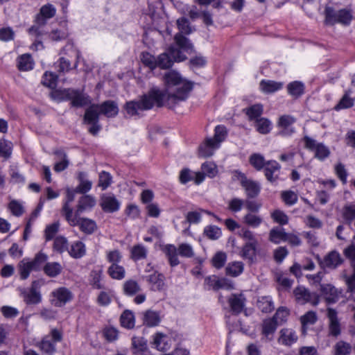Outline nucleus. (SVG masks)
Segmentation results:
<instances>
[{
	"instance_id": "1",
	"label": "nucleus",
	"mask_w": 355,
	"mask_h": 355,
	"mask_svg": "<svg viewBox=\"0 0 355 355\" xmlns=\"http://www.w3.org/2000/svg\"><path fill=\"white\" fill-rule=\"evenodd\" d=\"M164 81L166 89L159 91L165 95L164 105H170L176 101L184 100L192 89L191 82L182 78L175 71H170L165 73Z\"/></svg>"
},
{
	"instance_id": "2",
	"label": "nucleus",
	"mask_w": 355,
	"mask_h": 355,
	"mask_svg": "<svg viewBox=\"0 0 355 355\" xmlns=\"http://www.w3.org/2000/svg\"><path fill=\"white\" fill-rule=\"evenodd\" d=\"M175 44L168 49V53H163L157 58V67L170 68L173 62H182L187 58V54L193 51V46L187 37L178 33L174 37Z\"/></svg>"
},
{
	"instance_id": "3",
	"label": "nucleus",
	"mask_w": 355,
	"mask_h": 355,
	"mask_svg": "<svg viewBox=\"0 0 355 355\" xmlns=\"http://www.w3.org/2000/svg\"><path fill=\"white\" fill-rule=\"evenodd\" d=\"M165 95L157 87L152 88L148 95H144L139 101H130L126 103L125 110L130 116L139 113V110L151 109L154 105L162 106Z\"/></svg>"
},
{
	"instance_id": "4",
	"label": "nucleus",
	"mask_w": 355,
	"mask_h": 355,
	"mask_svg": "<svg viewBox=\"0 0 355 355\" xmlns=\"http://www.w3.org/2000/svg\"><path fill=\"white\" fill-rule=\"evenodd\" d=\"M119 108L117 105L112 101H107L101 105L93 104L85 111L84 119L86 123L98 121L101 114L107 117H114L117 115Z\"/></svg>"
},
{
	"instance_id": "5",
	"label": "nucleus",
	"mask_w": 355,
	"mask_h": 355,
	"mask_svg": "<svg viewBox=\"0 0 355 355\" xmlns=\"http://www.w3.org/2000/svg\"><path fill=\"white\" fill-rule=\"evenodd\" d=\"M51 97L57 101L70 100L76 107H82L91 103V99L86 94L73 89H53Z\"/></svg>"
},
{
	"instance_id": "6",
	"label": "nucleus",
	"mask_w": 355,
	"mask_h": 355,
	"mask_svg": "<svg viewBox=\"0 0 355 355\" xmlns=\"http://www.w3.org/2000/svg\"><path fill=\"white\" fill-rule=\"evenodd\" d=\"M162 249L167 257L171 266H175L180 263L178 254L187 258H191L194 255L192 246L188 243H181L179 245L178 248L174 245L166 244Z\"/></svg>"
},
{
	"instance_id": "7",
	"label": "nucleus",
	"mask_w": 355,
	"mask_h": 355,
	"mask_svg": "<svg viewBox=\"0 0 355 355\" xmlns=\"http://www.w3.org/2000/svg\"><path fill=\"white\" fill-rule=\"evenodd\" d=\"M233 178L240 182L241 187L244 189L245 194L248 198H255L260 193V184L257 181L248 179L244 173L235 171L233 173Z\"/></svg>"
},
{
	"instance_id": "8",
	"label": "nucleus",
	"mask_w": 355,
	"mask_h": 355,
	"mask_svg": "<svg viewBox=\"0 0 355 355\" xmlns=\"http://www.w3.org/2000/svg\"><path fill=\"white\" fill-rule=\"evenodd\" d=\"M352 19L351 12L346 9L336 11L330 6H327L325 9V21L328 24H334L340 23L347 25Z\"/></svg>"
},
{
	"instance_id": "9",
	"label": "nucleus",
	"mask_w": 355,
	"mask_h": 355,
	"mask_svg": "<svg viewBox=\"0 0 355 355\" xmlns=\"http://www.w3.org/2000/svg\"><path fill=\"white\" fill-rule=\"evenodd\" d=\"M304 147L314 153V157L319 160H324L330 155L329 148L322 143L315 139L305 136L303 139Z\"/></svg>"
},
{
	"instance_id": "10",
	"label": "nucleus",
	"mask_w": 355,
	"mask_h": 355,
	"mask_svg": "<svg viewBox=\"0 0 355 355\" xmlns=\"http://www.w3.org/2000/svg\"><path fill=\"white\" fill-rule=\"evenodd\" d=\"M72 299V293L64 286L54 289L49 295V302L55 307H62Z\"/></svg>"
},
{
	"instance_id": "11",
	"label": "nucleus",
	"mask_w": 355,
	"mask_h": 355,
	"mask_svg": "<svg viewBox=\"0 0 355 355\" xmlns=\"http://www.w3.org/2000/svg\"><path fill=\"white\" fill-rule=\"evenodd\" d=\"M62 334L60 331L53 329L50 334L45 336L40 344V349L47 354H51L55 350V345L61 341Z\"/></svg>"
},
{
	"instance_id": "12",
	"label": "nucleus",
	"mask_w": 355,
	"mask_h": 355,
	"mask_svg": "<svg viewBox=\"0 0 355 355\" xmlns=\"http://www.w3.org/2000/svg\"><path fill=\"white\" fill-rule=\"evenodd\" d=\"M76 193V189L67 188L66 199L62 207L63 214L70 225H75L78 223L77 216L73 215L72 209L69 207V203L74 200Z\"/></svg>"
},
{
	"instance_id": "13",
	"label": "nucleus",
	"mask_w": 355,
	"mask_h": 355,
	"mask_svg": "<svg viewBox=\"0 0 355 355\" xmlns=\"http://www.w3.org/2000/svg\"><path fill=\"white\" fill-rule=\"evenodd\" d=\"M294 295L297 302L304 304L309 302L317 305L320 301V296L315 293H310L304 287L299 286L294 290Z\"/></svg>"
},
{
	"instance_id": "14",
	"label": "nucleus",
	"mask_w": 355,
	"mask_h": 355,
	"mask_svg": "<svg viewBox=\"0 0 355 355\" xmlns=\"http://www.w3.org/2000/svg\"><path fill=\"white\" fill-rule=\"evenodd\" d=\"M100 205L105 212L113 213L119 210L121 202L114 195L107 193L101 197Z\"/></svg>"
},
{
	"instance_id": "15",
	"label": "nucleus",
	"mask_w": 355,
	"mask_h": 355,
	"mask_svg": "<svg viewBox=\"0 0 355 355\" xmlns=\"http://www.w3.org/2000/svg\"><path fill=\"white\" fill-rule=\"evenodd\" d=\"M152 347L158 351L164 352L170 349L171 343L170 338L162 332H156L152 336Z\"/></svg>"
},
{
	"instance_id": "16",
	"label": "nucleus",
	"mask_w": 355,
	"mask_h": 355,
	"mask_svg": "<svg viewBox=\"0 0 355 355\" xmlns=\"http://www.w3.org/2000/svg\"><path fill=\"white\" fill-rule=\"evenodd\" d=\"M141 320L144 325L148 327H153L159 324L162 318L159 312L153 310H147L141 313Z\"/></svg>"
},
{
	"instance_id": "17",
	"label": "nucleus",
	"mask_w": 355,
	"mask_h": 355,
	"mask_svg": "<svg viewBox=\"0 0 355 355\" xmlns=\"http://www.w3.org/2000/svg\"><path fill=\"white\" fill-rule=\"evenodd\" d=\"M132 349L135 355H150L147 341L143 337H133L132 339Z\"/></svg>"
},
{
	"instance_id": "18",
	"label": "nucleus",
	"mask_w": 355,
	"mask_h": 355,
	"mask_svg": "<svg viewBox=\"0 0 355 355\" xmlns=\"http://www.w3.org/2000/svg\"><path fill=\"white\" fill-rule=\"evenodd\" d=\"M56 9L52 4H46L41 7L39 14H37L35 21L40 25L45 24L47 19L55 16Z\"/></svg>"
},
{
	"instance_id": "19",
	"label": "nucleus",
	"mask_w": 355,
	"mask_h": 355,
	"mask_svg": "<svg viewBox=\"0 0 355 355\" xmlns=\"http://www.w3.org/2000/svg\"><path fill=\"white\" fill-rule=\"evenodd\" d=\"M298 336L292 329L284 328L279 331L278 343L285 346H291L297 342Z\"/></svg>"
},
{
	"instance_id": "20",
	"label": "nucleus",
	"mask_w": 355,
	"mask_h": 355,
	"mask_svg": "<svg viewBox=\"0 0 355 355\" xmlns=\"http://www.w3.org/2000/svg\"><path fill=\"white\" fill-rule=\"evenodd\" d=\"M327 316L329 318V334L337 336L340 334V324L336 311L333 309H328Z\"/></svg>"
},
{
	"instance_id": "21",
	"label": "nucleus",
	"mask_w": 355,
	"mask_h": 355,
	"mask_svg": "<svg viewBox=\"0 0 355 355\" xmlns=\"http://www.w3.org/2000/svg\"><path fill=\"white\" fill-rule=\"evenodd\" d=\"M284 83L272 80H262L259 83V89L261 92L269 94L281 90Z\"/></svg>"
},
{
	"instance_id": "22",
	"label": "nucleus",
	"mask_w": 355,
	"mask_h": 355,
	"mask_svg": "<svg viewBox=\"0 0 355 355\" xmlns=\"http://www.w3.org/2000/svg\"><path fill=\"white\" fill-rule=\"evenodd\" d=\"M295 122V119L291 115H283L279 119V125L282 128L281 134L284 136H290L295 130L291 125Z\"/></svg>"
},
{
	"instance_id": "23",
	"label": "nucleus",
	"mask_w": 355,
	"mask_h": 355,
	"mask_svg": "<svg viewBox=\"0 0 355 355\" xmlns=\"http://www.w3.org/2000/svg\"><path fill=\"white\" fill-rule=\"evenodd\" d=\"M218 148H219L218 144H216L211 138H207L198 148L199 156L202 157H210Z\"/></svg>"
},
{
	"instance_id": "24",
	"label": "nucleus",
	"mask_w": 355,
	"mask_h": 355,
	"mask_svg": "<svg viewBox=\"0 0 355 355\" xmlns=\"http://www.w3.org/2000/svg\"><path fill=\"white\" fill-rule=\"evenodd\" d=\"M35 284V282L33 283L32 287L28 291H24L22 292L24 302L27 304H37L42 301L41 294L37 291Z\"/></svg>"
},
{
	"instance_id": "25",
	"label": "nucleus",
	"mask_w": 355,
	"mask_h": 355,
	"mask_svg": "<svg viewBox=\"0 0 355 355\" xmlns=\"http://www.w3.org/2000/svg\"><path fill=\"white\" fill-rule=\"evenodd\" d=\"M96 203V198L90 195L81 197L78 201L76 211L73 215H79L85 211L92 209Z\"/></svg>"
},
{
	"instance_id": "26",
	"label": "nucleus",
	"mask_w": 355,
	"mask_h": 355,
	"mask_svg": "<svg viewBox=\"0 0 355 355\" xmlns=\"http://www.w3.org/2000/svg\"><path fill=\"white\" fill-rule=\"evenodd\" d=\"M342 263V259L338 252L332 251L324 257L321 261L323 268H335Z\"/></svg>"
},
{
	"instance_id": "27",
	"label": "nucleus",
	"mask_w": 355,
	"mask_h": 355,
	"mask_svg": "<svg viewBox=\"0 0 355 355\" xmlns=\"http://www.w3.org/2000/svg\"><path fill=\"white\" fill-rule=\"evenodd\" d=\"M280 165L276 161H269L266 163L265 175L270 182L275 181L278 178Z\"/></svg>"
},
{
	"instance_id": "28",
	"label": "nucleus",
	"mask_w": 355,
	"mask_h": 355,
	"mask_svg": "<svg viewBox=\"0 0 355 355\" xmlns=\"http://www.w3.org/2000/svg\"><path fill=\"white\" fill-rule=\"evenodd\" d=\"M77 215L78 223L74 226L78 225L80 230L85 234H92L97 228L96 222L87 218H80Z\"/></svg>"
},
{
	"instance_id": "29",
	"label": "nucleus",
	"mask_w": 355,
	"mask_h": 355,
	"mask_svg": "<svg viewBox=\"0 0 355 355\" xmlns=\"http://www.w3.org/2000/svg\"><path fill=\"white\" fill-rule=\"evenodd\" d=\"M79 184L76 188L77 192L85 193L91 190L92 182L88 179L87 174L85 172H79L77 176Z\"/></svg>"
},
{
	"instance_id": "30",
	"label": "nucleus",
	"mask_w": 355,
	"mask_h": 355,
	"mask_svg": "<svg viewBox=\"0 0 355 355\" xmlns=\"http://www.w3.org/2000/svg\"><path fill=\"white\" fill-rule=\"evenodd\" d=\"M150 284L151 289L153 291H162L165 287V277L158 272H154L148 276V279Z\"/></svg>"
},
{
	"instance_id": "31",
	"label": "nucleus",
	"mask_w": 355,
	"mask_h": 355,
	"mask_svg": "<svg viewBox=\"0 0 355 355\" xmlns=\"http://www.w3.org/2000/svg\"><path fill=\"white\" fill-rule=\"evenodd\" d=\"M318 320L315 312L309 311L300 317L302 334H305L309 326L314 324Z\"/></svg>"
},
{
	"instance_id": "32",
	"label": "nucleus",
	"mask_w": 355,
	"mask_h": 355,
	"mask_svg": "<svg viewBox=\"0 0 355 355\" xmlns=\"http://www.w3.org/2000/svg\"><path fill=\"white\" fill-rule=\"evenodd\" d=\"M321 293L328 302H335L339 295L337 289L331 284L321 285Z\"/></svg>"
},
{
	"instance_id": "33",
	"label": "nucleus",
	"mask_w": 355,
	"mask_h": 355,
	"mask_svg": "<svg viewBox=\"0 0 355 355\" xmlns=\"http://www.w3.org/2000/svg\"><path fill=\"white\" fill-rule=\"evenodd\" d=\"M68 252L71 257L80 259L86 254L85 245L82 241H75L68 248Z\"/></svg>"
},
{
	"instance_id": "34",
	"label": "nucleus",
	"mask_w": 355,
	"mask_h": 355,
	"mask_svg": "<svg viewBox=\"0 0 355 355\" xmlns=\"http://www.w3.org/2000/svg\"><path fill=\"white\" fill-rule=\"evenodd\" d=\"M257 245V243H246L241 251V256L243 259L253 262L256 258Z\"/></svg>"
},
{
	"instance_id": "35",
	"label": "nucleus",
	"mask_w": 355,
	"mask_h": 355,
	"mask_svg": "<svg viewBox=\"0 0 355 355\" xmlns=\"http://www.w3.org/2000/svg\"><path fill=\"white\" fill-rule=\"evenodd\" d=\"M18 268L20 277L22 279H27L32 271H36V269L35 268L32 262L28 259H22L19 262Z\"/></svg>"
},
{
	"instance_id": "36",
	"label": "nucleus",
	"mask_w": 355,
	"mask_h": 355,
	"mask_svg": "<svg viewBox=\"0 0 355 355\" xmlns=\"http://www.w3.org/2000/svg\"><path fill=\"white\" fill-rule=\"evenodd\" d=\"M245 297L242 294L232 295L229 299V303L232 310L236 313H241L243 309Z\"/></svg>"
},
{
	"instance_id": "37",
	"label": "nucleus",
	"mask_w": 355,
	"mask_h": 355,
	"mask_svg": "<svg viewBox=\"0 0 355 355\" xmlns=\"http://www.w3.org/2000/svg\"><path fill=\"white\" fill-rule=\"evenodd\" d=\"M17 67L20 71H29L33 68L34 62L29 54H23L17 60Z\"/></svg>"
},
{
	"instance_id": "38",
	"label": "nucleus",
	"mask_w": 355,
	"mask_h": 355,
	"mask_svg": "<svg viewBox=\"0 0 355 355\" xmlns=\"http://www.w3.org/2000/svg\"><path fill=\"white\" fill-rule=\"evenodd\" d=\"M286 232L284 228L276 227H273L269 233V240L275 244L286 241Z\"/></svg>"
},
{
	"instance_id": "39",
	"label": "nucleus",
	"mask_w": 355,
	"mask_h": 355,
	"mask_svg": "<svg viewBox=\"0 0 355 355\" xmlns=\"http://www.w3.org/2000/svg\"><path fill=\"white\" fill-rule=\"evenodd\" d=\"M206 281H211L214 282L213 286L215 289L224 288L227 290H232L234 288L233 283L225 278L217 279L216 277H209L206 279Z\"/></svg>"
},
{
	"instance_id": "40",
	"label": "nucleus",
	"mask_w": 355,
	"mask_h": 355,
	"mask_svg": "<svg viewBox=\"0 0 355 355\" xmlns=\"http://www.w3.org/2000/svg\"><path fill=\"white\" fill-rule=\"evenodd\" d=\"M107 274L114 279L121 280L125 277V270L122 266L113 264L107 268Z\"/></svg>"
},
{
	"instance_id": "41",
	"label": "nucleus",
	"mask_w": 355,
	"mask_h": 355,
	"mask_svg": "<svg viewBox=\"0 0 355 355\" xmlns=\"http://www.w3.org/2000/svg\"><path fill=\"white\" fill-rule=\"evenodd\" d=\"M277 324L273 319H266L263 322L262 334L268 339L271 340L276 331Z\"/></svg>"
},
{
	"instance_id": "42",
	"label": "nucleus",
	"mask_w": 355,
	"mask_h": 355,
	"mask_svg": "<svg viewBox=\"0 0 355 355\" xmlns=\"http://www.w3.org/2000/svg\"><path fill=\"white\" fill-rule=\"evenodd\" d=\"M62 270V266L58 262H49L44 266V273L51 277H55L60 274Z\"/></svg>"
},
{
	"instance_id": "43",
	"label": "nucleus",
	"mask_w": 355,
	"mask_h": 355,
	"mask_svg": "<svg viewBox=\"0 0 355 355\" xmlns=\"http://www.w3.org/2000/svg\"><path fill=\"white\" fill-rule=\"evenodd\" d=\"M304 84L299 81H293L287 85L288 93L294 98H298L304 93Z\"/></svg>"
},
{
	"instance_id": "44",
	"label": "nucleus",
	"mask_w": 355,
	"mask_h": 355,
	"mask_svg": "<svg viewBox=\"0 0 355 355\" xmlns=\"http://www.w3.org/2000/svg\"><path fill=\"white\" fill-rule=\"evenodd\" d=\"M120 321L121 325L127 329H132L135 324V315L133 313L129 310L125 311L121 314Z\"/></svg>"
},
{
	"instance_id": "45",
	"label": "nucleus",
	"mask_w": 355,
	"mask_h": 355,
	"mask_svg": "<svg viewBox=\"0 0 355 355\" xmlns=\"http://www.w3.org/2000/svg\"><path fill=\"white\" fill-rule=\"evenodd\" d=\"M226 274L232 277H237L243 271V264L241 261H234L228 263L226 268Z\"/></svg>"
},
{
	"instance_id": "46",
	"label": "nucleus",
	"mask_w": 355,
	"mask_h": 355,
	"mask_svg": "<svg viewBox=\"0 0 355 355\" xmlns=\"http://www.w3.org/2000/svg\"><path fill=\"white\" fill-rule=\"evenodd\" d=\"M243 223L252 227L257 228L262 223V218L252 213H248L243 216Z\"/></svg>"
},
{
	"instance_id": "47",
	"label": "nucleus",
	"mask_w": 355,
	"mask_h": 355,
	"mask_svg": "<svg viewBox=\"0 0 355 355\" xmlns=\"http://www.w3.org/2000/svg\"><path fill=\"white\" fill-rule=\"evenodd\" d=\"M227 135V131L226 128L223 125H217L214 129V137L211 139L213 141L220 147V144L225 139Z\"/></svg>"
},
{
	"instance_id": "48",
	"label": "nucleus",
	"mask_w": 355,
	"mask_h": 355,
	"mask_svg": "<svg viewBox=\"0 0 355 355\" xmlns=\"http://www.w3.org/2000/svg\"><path fill=\"white\" fill-rule=\"evenodd\" d=\"M102 278V270H94L90 273L89 282L94 288L101 289L103 288V284L101 283Z\"/></svg>"
},
{
	"instance_id": "49",
	"label": "nucleus",
	"mask_w": 355,
	"mask_h": 355,
	"mask_svg": "<svg viewBox=\"0 0 355 355\" xmlns=\"http://www.w3.org/2000/svg\"><path fill=\"white\" fill-rule=\"evenodd\" d=\"M259 309L263 312H270L274 309L273 302L269 296L261 297L257 302Z\"/></svg>"
},
{
	"instance_id": "50",
	"label": "nucleus",
	"mask_w": 355,
	"mask_h": 355,
	"mask_svg": "<svg viewBox=\"0 0 355 355\" xmlns=\"http://www.w3.org/2000/svg\"><path fill=\"white\" fill-rule=\"evenodd\" d=\"M68 35L67 28L65 24L59 28H55L49 33V37L54 41H60L65 39Z\"/></svg>"
},
{
	"instance_id": "51",
	"label": "nucleus",
	"mask_w": 355,
	"mask_h": 355,
	"mask_svg": "<svg viewBox=\"0 0 355 355\" xmlns=\"http://www.w3.org/2000/svg\"><path fill=\"white\" fill-rule=\"evenodd\" d=\"M255 126L257 130L261 134H267L272 128L270 121L266 118H260L257 119Z\"/></svg>"
},
{
	"instance_id": "52",
	"label": "nucleus",
	"mask_w": 355,
	"mask_h": 355,
	"mask_svg": "<svg viewBox=\"0 0 355 355\" xmlns=\"http://www.w3.org/2000/svg\"><path fill=\"white\" fill-rule=\"evenodd\" d=\"M202 172L209 178H214L218 174L217 166L212 162H206L201 166Z\"/></svg>"
},
{
	"instance_id": "53",
	"label": "nucleus",
	"mask_w": 355,
	"mask_h": 355,
	"mask_svg": "<svg viewBox=\"0 0 355 355\" xmlns=\"http://www.w3.org/2000/svg\"><path fill=\"white\" fill-rule=\"evenodd\" d=\"M245 201L239 198H233L227 202V209L232 212H239L242 210Z\"/></svg>"
},
{
	"instance_id": "54",
	"label": "nucleus",
	"mask_w": 355,
	"mask_h": 355,
	"mask_svg": "<svg viewBox=\"0 0 355 355\" xmlns=\"http://www.w3.org/2000/svg\"><path fill=\"white\" fill-rule=\"evenodd\" d=\"M139 290V284L134 280H128L123 284L124 293L128 295H133L138 293Z\"/></svg>"
},
{
	"instance_id": "55",
	"label": "nucleus",
	"mask_w": 355,
	"mask_h": 355,
	"mask_svg": "<svg viewBox=\"0 0 355 355\" xmlns=\"http://www.w3.org/2000/svg\"><path fill=\"white\" fill-rule=\"evenodd\" d=\"M289 313L288 309L285 307H280L276 311L272 319L277 324H281L287 320Z\"/></svg>"
},
{
	"instance_id": "56",
	"label": "nucleus",
	"mask_w": 355,
	"mask_h": 355,
	"mask_svg": "<svg viewBox=\"0 0 355 355\" xmlns=\"http://www.w3.org/2000/svg\"><path fill=\"white\" fill-rule=\"evenodd\" d=\"M204 234L210 239L216 240L222 234L220 229L216 225L207 226L204 230Z\"/></svg>"
},
{
	"instance_id": "57",
	"label": "nucleus",
	"mask_w": 355,
	"mask_h": 355,
	"mask_svg": "<svg viewBox=\"0 0 355 355\" xmlns=\"http://www.w3.org/2000/svg\"><path fill=\"white\" fill-rule=\"evenodd\" d=\"M53 248L55 251L62 253L68 251V241L64 236H58L54 240Z\"/></svg>"
},
{
	"instance_id": "58",
	"label": "nucleus",
	"mask_w": 355,
	"mask_h": 355,
	"mask_svg": "<svg viewBox=\"0 0 355 355\" xmlns=\"http://www.w3.org/2000/svg\"><path fill=\"white\" fill-rule=\"evenodd\" d=\"M105 255L107 261L111 265L119 264L122 259V254L117 250H108L106 252Z\"/></svg>"
},
{
	"instance_id": "59",
	"label": "nucleus",
	"mask_w": 355,
	"mask_h": 355,
	"mask_svg": "<svg viewBox=\"0 0 355 355\" xmlns=\"http://www.w3.org/2000/svg\"><path fill=\"white\" fill-rule=\"evenodd\" d=\"M250 163L258 171L262 169L264 166H266L264 157L258 153L252 154L250 157Z\"/></svg>"
},
{
	"instance_id": "60",
	"label": "nucleus",
	"mask_w": 355,
	"mask_h": 355,
	"mask_svg": "<svg viewBox=\"0 0 355 355\" xmlns=\"http://www.w3.org/2000/svg\"><path fill=\"white\" fill-rule=\"evenodd\" d=\"M263 112V106L261 104H255L246 109V114L250 119H256Z\"/></svg>"
},
{
	"instance_id": "61",
	"label": "nucleus",
	"mask_w": 355,
	"mask_h": 355,
	"mask_svg": "<svg viewBox=\"0 0 355 355\" xmlns=\"http://www.w3.org/2000/svg\"><path fill=\"white\" fill-rule=\"evenodd\" d=\"M57 79L58 77L56 75L51 72L46 71L43 76L42 83L44 85L53 89L56 85Z\"/></svg>"
},
{
	"instance_id": "62",
	"label": "nucleus",
	"mask_w": 355,
	"mask_h": 355,
	"mask_svg": "<svg viewBox=\"0 0 355 355\" xmlns=\"http://www.w3.org/2000/svg\"><path fill=\"white\" fill-rule=\"evenodd\" d=\"M343 216L347 221H352L355 218V202L343 207Z\"/></svg>"
},
{
	"instance_id": "63",
	"label": "nucleus",
	"mask_w": 355,
	"mask_h": 355,
	"mask_svg": "<svg viewBox=\"0 0 355 355\" xmlns=\"http://www.w3.org/2000/svg\"><path fill=\"white\" fill-rule=\"evenodd\" d=\"M351 349L350 344L344 341H339L335 346L336 355H348Z\"/></svg>"
},
{
	"instance_id": "64",
	"label": "nucleus",
	"mask_w": 355,
	"mask_h": 355,
	"mask_svg": "<svg viewBox=\"0 0 355 355\" xmlns=\"http://www.w3.org/2000/svg\"><path fill=\"white\" fill-rule=\"evenodd\" d=\"M104 338L108 342H113L118 339L119 334L116 328L113 327H106L103 331Z\"/></svg>"
}]
</instances>
